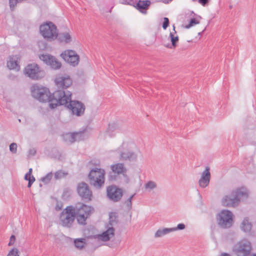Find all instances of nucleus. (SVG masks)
<instances>
[{"label": "nucleus", "mask_w": 256, "mask_h": 256, "mask_svg": "<svg viewBox=\"0 0 256 256\" xmlns=\"http://www.w3.org/2000/svg\"><path fill=\"white\" fill-rule=\"evenodd\" d=\"M66 174V173L64 172L62 170H58L54 174V178L56 179H60L65 176Z\"/></svg>", "instance_id": "c756f323"}, {"label": "nucleus", "mask_w": 256, "mask_h": 256, "mask_svg": "<svg viewBox=\"0 0 256 256\" xmlns=\"http://www.w3.org/2000/svg\"><path fill=\"white\" fill-rule=\"evenodd\" d=\"M173 30H174V33L176 34V30H175L174 25L173 26Z\"/></svg>", "instance_id": "a18cd8bd"}, {"label": "nucleus", "mask_w": 256, "mask_h": 256, "mask_svg": "<svg viewBox=\"0 0 256 256\" xmlns=\"http://www.w3.org/2000/svg\"><path fill=\"white\" fill-rule=\"evenodd\" d=\"M117 129V124L116 123L110 124L106 130V133L110 136H112L114 134L112 132Z\"/></svg>", "instance_id": "a878e982"}, {"label": "nucleus", "mask_w": 256, "mask_h": 256, "mask_svg": "<svg viewBox=\"0 0 256 256\" xmlns=\"http://www.w3.org/2000/svg\"><path fill=\"white\" fill-rule=\"evenodd\" d=\"M120 158L122 160L135 161L137 158V155L133 152H121Z\"/></svg>", "instance_id": "f3484780"}, {"label": "nucleus", "mask_w": 256, "mask_h": 256, "mask_svg": "<svg viewBox=\"0 0 256 256\" xmlns=\"http://www.w3.org/2000/svg\"><path fill=\"white\" fill-rule=\"evenodd\" d=\"M74 210H77L80 212V210H81V214L88 216H91L92 214L94 212V208L91 206H88L86 204L78 203L74 206Z\"/></svg>", "instance_id": "4468645a"}, {"label": "nucleus", "mask_w": 256, "mask_h": 256, "mask_svg": "<svg viewBox=\"0 0 256 256\" xmlns=\"http://www.w3.org/2000/svg\"><path fill=\"white\" fill-rule=\"evenodd\" d=\"M61 56L68 63L73 66H76L80 61L79 56L73 50H67L62 52Z\"/></svg>", "instance_id": "1a4fd4ad"}, {"label": "nucleus", "mask_w": 256, "mask_h": 256, "mask_svg": "<svg viewBox=\"0 0 256 256\" xmlns=\"http://www.w3.org/2000/svg\"><path fill=\"white\" fill-rule=\"evenodd\" d=\"M150 4V2L148 0H140L136 4V7L140 12L146 14V10L148 9Z\"/></svg>", "instance_id": "aec40b11"}, {"label": "nucleus", "mask_w": 256, "mask_h": 256, "mask_svg": "<svg viewBox=\"0 0 256 256\" xmlns=\"http://www.w3.org/2000/svg\"><path fill=\"white\" fill-rule=\"evenodd\" d=\"M117 223V220L116 217L115 216H112V214L111 213L110 214V220H109V224L110 225L112 226L114 224H116Z\"/></svg>", "instance_id": "7c9ffc66"}, {"label": "nucleus", "mask_w": 256, "mask_h": 256, "mask_svg": "<svg viewBox=\"0 0 256 256\" xmlns=\"http://www.w3.org/2000/svg\"><path fill=\"white\" fill-rule=\"evenodd\" d=\"M248 196V190L242 187L232 190L230 194L225 196L222 199V202L224 206L235 208L238 205L240 198H246Z\"/></svg>", "instance_id": "f03ea898"}, {"label": "nucleus", "mask_w": 256, "mask_h": 256, "mask_svg": "<svg viewBox=\"0 0 256 256\" xmlns=\"http://www.w3.org/2000/svg\"><path fill=\"white\" fill-rule=\"evenodd\" d=\"M105 172L104 169L94 168L92 169L88 175L90 184L96 188H101L104 183Z\"/></svg>", "instance_id": "7ed1b4c3"}, {"label": "nucleus", "mask_w": 256, "mask_h": 256, "mask_svg": "<svg viewBox=\"0 0 256 256\" xmlns=\"http://www.w3.org/2000/svg\"><path fill=\"white\" fill-rule=\"evenodd\" d=\"M122 195V190L116 186H110L106 188L107 197L113 202H119Z\"/></svg>", "instance_id": "6e6552de"}, {"label": "nucleus", "mask_w": 256, "mask_h": 256, "mask_svg": "<svg viewBox=\"0 0 256 256\" xmlns=\"http://www.w3.org/2000/svg\"><path fill=\"white\" fill-rule=\"evenodd\" d=\"M52 177V172H50L41 178V181L43 182L44 184H48Z\"/></svg>", "instance_id": "bb28decb"}, {"label": "nucleus", "mask_w": 256, "mask_h": 256, "mask_svg": "<svg viewBox=\"0 0 256 256\" xmlns=\"http://www.w3.org/2000/svg\"><path fill=\"white\" fill-rule=\"evenodd\" d=\"M210 178V168L206 167L205 170L202 172V176L198 181L199 185L200 187L204 188L209 184Z\"/></svg>", "instance_id": "2eb2a0df"}, {"label": "nucleus", "mask_w": 256, "mask_h": 256, "mask_svg": "<svg viewBox=\"0 0 256 256\" xmlns=\"http://www.w3.org/2000/svg\"><path fill=\"white\" fill-rule=\"evenodd\" d=\"M60 42L68 43L71 41V36L68 32H62L58 34V37L56 38Z\"/></svg>", "instance_id": "412c9836"}, {"label": "nucleus", "mask_w": 256, "mask_h": 256, "mask_svg": "<svg viewBox=\"0 0 256 256\" xmlns=\"http://www.w3.org/2000/svg\"><path fill=\"white\" fill-rule=\"evenodd\" d=\"M32 177H34L32 175H28V174H26L24 176V179L26 180H29L30 179H31Z\"/></svg>", "instance_id": "ea45409f"}, {"label": "nucleus", "mask_w": 256, "mask_h": 256, "mask_svg": "<svg viewBox=\"0 0 256 256\" xmlns=\"http://www.w3.org/2000/svg\"><path fill=\"white\" fill-rule=\"evenodd\" d=\"M169 24H170V22H169L168 18H166V17L164 18V22H163V23H162V28L164 30H166V28L169 26Z\"/></svg>", "instance_id": "c9c22d12"}, {"label": "nucleus", "mask_w": 256, "mask_h": 256, "mask_svg": "<svg viewBox=\"0 0 256 256\" xmlns=\"http://www.w3.org/2000/svg\"><path fill=\"white\" fill-rule=\"evenodd\" d=\"M10 150L12 154H16L17 152V144L16 143H12L10 145Z\"/></svg>", "instance_id": "72a5a7b5"}, {"label": "nucleus", "mask_w": 256, "mask_h": 256, "mask_svg": "<svg viewBox=\"0 0 256 256\" xmlns=\"http://www.w3.org/2000/svg\"><path fill=\"white\" fill-rule=\"evenodd\" d=\"M170 38L172 44H164V46L169 48H174L177 46V42L179 40L178 36H174L173 32H171L170 34Z\"/></svg>", "instance_id": "4be33fe9"}, {"label": "nucleus", "mask_w": 256, "mask_h": 256, "mask_svg": "<svg viewBox=\"0 0 256 256\" xmlns=\"http://www.w3.org/2000/svg\"><path fill=\"white\" fill-rule=\"evenodd\" d=\"M144 187L146 189L153 190L156 187V182L150 180L145 184Z\"/></svg>", "instance_id": "cd10ccee"}, {"label": "nucleus", "mask_w": 256, "mask_h": 256, "mask_svg": "<svg viewBox=\"0 0 256 256\" xmlns=\"http://www.w3.org/2000/svg\"><path fill=\"white\" fill-rule=\"evenodd\" d=\"M66 142L72 143L76 141H80L84 140V132H82L74 133H67L63 136Z\"/></svg>", "instance_id": "ddd939ff"}, {"label": "nucleus", "mask_w": 256, "mask_h": 256, "mask_svg": "<svg viewBox=\"0 0 256 256\" xmlns=\"http://www.w3.org/2000/svg\"><path fill=\"white\" fill-rule=\"evenodd\" d=\"M74 208V206H67L61 212L60 220L64 227L71 228L75 219Z\"/></svg>", "instance_id": "20e7f679"}, {"label": "nucleus", "mask_w": 256, "mask_h": 256, "mask_svg": "<svg viewBox=\"0 0 256 256\" xmlns=\"http://www.w3.org/2000/svg\"><path fill=\"white\" fill-rule=\"evenodd\" d=\"M198 24L199 22L198 20H196L195 18H192L190 20L189 24L186 26L185 28H189L194 25Z\"/></svg>", "instance_id": "473e14b6"}, {"label": "nucleus", "mask_w": 256, "mask_h": 256, "mask_svg": "<svg viewBox=\"0 0 256 256\" xmlns=\"http://www.w3.org/2000/svg\"><path fill=\"white\" fill-rule=\"evenodd\" d=\"M114 235V228L112 226L108 228L105 232H103L99 236V238L102 240L106 242L110 238Z\"/></svg>", "instance_id": "6ab92c4d"}, {"label": "nucleus", "mask_w": 256, "mask_h": 256, "mask_svg": "<svg viewBox=\"0 0 256 256\" xmlns=\"http://www.w3.org/2000/svg\"><path fill=\"white\" fill-rule=\"evenodd\" d=\"M41 34L48 40H53L58 37V29L56 26L51 22H46L40 26Z\"/></svg>", "instance_id": "39448f33"}, {"label": "nucleus", "mask_w": 256, "mask_h": 256, "mask_svg": "<svg viewBox=\"0 0 256 256\" xmlns=\"http://www.w3.org/2000/svg\"><path fill=\"white\" fill-rule=\"evenodd\" d=\"M54 82L59 89L52 94L46 87L34 84L31 88L32 96L40 102H49V106L52 109L58 106H64L70 110L73 114L82 116L85 110L84 104L80 101L72 100L71 92L64 90L72 84L70 78L68 76H60L56 78Z\"/></svg>", "instance_id": "f257e3e1"}, {"label": "nucleus", "mask_w": 256, "mask_h": 256, "mask_svg": "<svg viewBox=\"0 0 256 256\" xmlns=\"http://www.w3.org/2000/svg\"><path fill=\"white\" fill-rule=\"evenodd\" d=\"M112 172L109 173L108 179L110 180H116L118 175L124 174L126 172V170L124 164L122 163H118L111 166Z\"/></svg>", "instance_id": "f8f14e48"}, {"label": "nucleus", "mask_w": 256, "mask_h": 256, "mask_svg": "<svg viewBox=\"0 0 256 256\" xmlns=\"http://www.w3.org/2000/svg\"><path fill=\"white\" fill-rule=\"evenodd\" d=\"M20 57L18 55L12 56L9 57V60L7 62V66L10 70H15L17 71L20 70V66L18 60Z\"/></svg>", "instance_id": "dca6fc26"}, {"label": "nucleus", "mask_w": 256, "mask_h": 256, "mask_svg": "<svg viewBox=\"0 0 256 256\" xmlns=\"http://www.w3.org/2000/svg\"><path fill=\"white\" fill-rule=\"evenodd\" d=\"M196 0H192L193 2H195Z\"/></svg>", "instance_id": "49530a36"}, {"label": "nucleus", "mask_w": 256, "mask_h": 256, "mask_svg": "<svg viewBox=\"0 0 256 256\" xmlns=\"http://www.w3.org/2000/svg\"><path fill=\"white\" fill-rule=\"evenodd\" d=\"M134 195L135 194H132L125 201V204H126V206L128 210H130L132 208V200Z\"/></svg>", "instance_id": "f704fd0d"}, {"label": "nucleus", "mask_w": 256, "mask_h": 256, "mask_svg": "<svg viewBox=\"0 0 256 256\" xmlns=\"http://www.w3.org/2000/svg\"><path fill=\"white\" fill-rule=\"evenodd\" d=\"M16 240V237L14 235H12L10 237V242L8 244L9 246L14 245Z\"/></svg>", "instance_id": "e433bc0d"}, {"label": "nucleus", "mask_w": 256, "mask_h": 256, "mask_svg": "<svg viewBox=\"0 0 256 256\" xmlns=\"http://www.w3.org/2000/svg\"><path fill=\"white\" fill-rule=\"evenodd\" d=\"M232 213L228 210H223L218 215L219 226L224 228H230L232 224Z\"/></svg>", "instance_id": "0eeeda50"}, {"label": "nucleus", "mask_w": 256, "mask_h": 256, "mask_svg": "<svg viewBox=\"0 0 256 256\" xmlns=\"http://www.w3.org/2000/svg\"><path fill=\"white\" fill-rule=\"evenodd\" d=\"M40 58L54 70L59 69L61 67V63L50 54H42L40 56Z\"/></svg>", "instance_id": "9b49d317"}, {"label": "nucleus", "mask_w": 256, "mask_h": 256, "mask_svg": "<svg viewBox=\"0 0 256 256\" xmlns=\"http://www.w3.org/2000/svg\"><path fill=\"white\" fill-rule=\"evenodd\" d=\"M77 192L81 198L85 201H90L92 200V192L86 183L82 182L78 184L77 186Z\"/></svg>", "instance_id": "9d476101"}, {"label": "nucleus", "mask_w": 256, "mask_h": 256, "mask_svg": "<svg viewBox=\"0 0 256 256\" xmlns=\"http://www.w3.org/2000/svg\"><path fill=\"white\" fill-rule=\"evenodd\" d=\"M170 228H164L162 229L158 230L154 234L155 238L162 237L163 236L171 232Z\"/></svg>", "instance_id": "b1692460"}, {"label": "nucleus", "mask_w": 256, "mask_h": 256, "mask_svg": "<svg viewBox=\"0 0 256 256\" xmlns=\"http://www.w3.org/2000/svg\"><path fill=\"white\" fill-rule=\"evenodd\" d=\"M220 256H231L230 254L226 253H222Z\"/></svg>", "instance_id": "c03bdc74"}, {"label": "nucleus", "mask_w": 256, "mask_h": 256, "mask_svg": "<svg viewBox=\"0 0 256 256\" xmlns=\"http://www.w3.org/2000/svg\"><path fill=\"white\" fill-rule=\"evenodd\" d=\"M252 224L248 222V218H244L241 224V229L244 232H249L252 228Z\"/></svg>", "instance_id": "5701e85b"}, {"label": "nucleus", "mask_w": 256, "mask_h": 256, "mask_svg": "<svg viewBox=\"0 0 256 256\" xmlns=\"http://www.w3.org/2000/svg\"><path fill=\"white\" fill-rule=\"evenodd\" d=\"M25 74L32 80H38L44 76V70H40L36 64H28L24 68Z\"/></svg>", "instance_id": "423d86ee"}, {"label": "nucleus", "mask_w": 256, "mask_h": 256, "mask_svg": "<svg viewBox=\"0 0 256 256\" xmlns=\"http://www.w3.org/2000/svg\"><path fill=\"white\" fill-rule=\"evenodd\" d=\"M34 181H35L34 177H32L31 179H30V180H28V187L30 188Z\"/></svg>", "instance_id": "4c0bfd02"}, {"label": "nucleus", "mask_w": 256, "mask_h": 256, "mask_svg": "<svg viewBox=\"0 0 256 256\" xmlns=\"http://www.w3.org/2000/svg\"><path fill=\"white\" fill-rule=\"evenodd\" d=\"M20 252L17 248H12L8 254L6 256H19Z\"/></svg>", "instance_id": "c85d7f7f"}, {"label": "nucleus", "mask_w": 256, "mask_h": 256, "mask_svg": "<svg viewBox=\"0 0 256 256\" xmlns=\"http://www.w3.org/2000/svg\"><path fill=\"white\" fill-rule=\"evenodd\" d=\"M164 4H168L171 2L172 0H160Z\"/></svg>", "instance_id": "79ce46f5"}, {"label": "nucleus", "mask_w": 256, "mask_h": 256, "mask_svg": "<svg viewBox=\"0 0 256 256\" xmlns=\"http://www.w3.org/2000/svg\"><path fill=\"white\" fill-rule=\"evenodd\" d=\"M75 218L77 221V222L81 226H85L86 224V220L90 218V216L85 215L81 214V210H80V212L77 210H74Z\"/></svg>", "instance_id": "a211bd4d"}, {"label": "nucleus", "mask_w": 256, "mask_h": 256, "mask_svg": "<svg viewBox=\"0 0 256 256\" xmlns=\"http://www.w3.org/2000/svg\"><path fill=\"white\" fill-rule=\"evenodd\" d=\"M198 2L203 6H205L208 3V0H198Z\"/></svg>", "instance_id": "58836bf2"}, {"label": "nucleus", "mask_w": 256, "mask_h": 256, "mask_svg": "<svg viewBox=\"0 0 256 256\" xmlns=\"http://www.w3.org/2000/svg\"><path fill=\"white\" fill-rule=\"evenodd\" d=\"M32 168H30L28 170V172H27V174H28V175H32Z\"/></svg>", "instance_id": "37998d69"}, {"label": "nucleus", "mask_w": 256, "mask_h": 256, "mask_svg": "<svg viewBox=\"0 0 256 256\" xmlns=\"http://www.w3.org/2000/svg\"><path fill=\"white\" fill-rule=\"evenodd\" d=\"M36 154V150L32 148V149L30 150H29L30 154L34 156Z\"/></svg>", "instance_id": "a19ab883"}, {"label": "nucleus", "mask_w": 256, "mask_h": 256, "mask_svg": "<svg viewBox=\"0 0 256 256\" xmlns=\"http://www.w3.org/2000/svg\"><path fill=\"white\" fill-rule=\"evenodd\" d=\"M185 228H186L185 225L184 224L181 223V224H178L176 227L172 228H170L171 232H173L176 231L177 230H182L184 229Z\"/></svg>", "instance_id": "2f4dec72"}, {"label": "nucleus", "mask_w": 256, "mask_h": 256, "mask_svg": "<svg viewBox=\"0 0 256 256\" xmlns=\"http://www.w3.org/2000/svg\"><path fill=\"white\" fill-rule=\"evenodd\" d=\"M74 244L76 248L81 250L84 248L86 244V240L84 238L76 239L74 240Z\"/></svg>", "instance_id": "393cba45"}]
</instances>
